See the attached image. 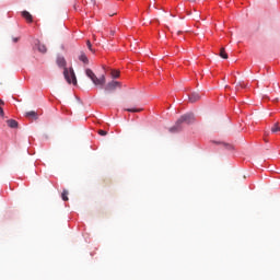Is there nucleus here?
<instances>
[{"label":"nucleus","mask_w":280,"mask_h":280,"mask_svg":"<svg viewBox=\"0 0 280 280\" xmlns=\"http://www.w3.org/2000/svg\"><path fill=\"white\" fill-rule=\"evenodd\" d=\"M196 121V117L192 113L183 115L175 125L170 129V132H180L183 130V124H194Z\"/></svg>","instance_id":"nucleus-1"},{"label":"nucleus","mask_w":280,"mask_h":280,"mask_svg":"<svg viewBox=\"0 0 280 280\" xmlns=\"http://www.w3.org/2000/svg\"><path fill=\"white\" fill-rule=\"evenodd\" d=\"M85 75H88L91 81L93 82L94 86H100L101 89L104 88V84H106V75H101L97 78L95 72L91 69H85Z\"/></svg>","instance_id":"nucleus-2"},{"label":"nucleus","mask_w":280,"mask_h":280,"mask_svg":"<svg viewBox=\"0 0 280 280\" xmlns=\"http://www.w3.org/2000/svg\"><path fill=\"white\" fill-rule=\"evenodd\" d=\"M65 79L67 80L68 84H78V79H75V72L73 69L68 70L67 68L63 70Z\"/></svg>","instance_id":"nucleus-3"},{"label":"nucleus","mask_w":280,"mask_h":280,"mask_svg":"<svg viewBox=\"0 0 280 280\" xmlns=\"http://www.w3.org/2000/svg\"><path fill=\"white\" fill-rule=\"evenodd\" d=\"M121 89V83L119 81H110L105 85V91L107 93H113V91H116V89Z\"/></svg>","instance_id":"nucleus-4"},{"label":"nucleus","mask_w":280,"mask_h":280,"mask_svg":"<svg viewBox=\"0 0 280 280\" xmlns=\"http://www.w3.org/2000/svg\"><path fill=\"white\" fill-rule=\"evenodd\" d=\"M200 98H201V96H200V94L197 93V92H192V93L189 95V102H190L191 104H194V103L200 101Z\"/></svg>","instance_id":"nucleus-5"},{"label":"nucleus","mask_w":280,"mask_h":280,"mask_svg":"<svg viewBox=\"0 0 280 280\" xmlns=\"http://www.w3.org/2000/svg\"><path fill=\"white\" fill-rule=\"evenodd\" d=\"M22 16H23V19H25V21L27 23H33V21H34L33 16H32V13L28 12V11H23Z\"/></svg>","instance_id":"nucleus-6"},{"label":"nucleus","mask_w":280,"mask_h":280,"mask_svg":"<svg viewBox=\"0 0 280 280\" xmlns=\"http://www.w3.org/2000/svg\"><path fill=\"white\" fill-rule=\"evenodd\" d=\"M27 119H38V113H36L35 110H31V112H26L24 115Z\"/></svg>","instance_id":"nucleus-7"},{"label":"nucleus","mask_w":280,"mask_h":280,"mask_svg":"<svg viewBox=\"0 0 280 280\" xmlns=\"http://www.w3.org/2000/svg\"><path fill=\"white\" fill-rule=\"evenodd\" d=\"M79 60H80L83 65H89V57H86V54H84V51H81V52H80Z\"/></svg>","instance_id":"nucleus-8"},{"label":"nucleus","mask_w":280,"mask_h":280,"mask_svg":"<svg viewBox=\"0 0 280 280\" xmlns=\"http://www.w3.org/2000/svg\"><path fill=\"white\" fill-rule=\"evenodd\" d=\"M7 124H8L9 128H19V121H16L14 119L7 120Z\"/></svg>","instance_id":"nucleus-9"},{"label":"nucleus","mask_w":280,"mask_h":280,"mask_svg":"<svg viewBox=\"0 0 280 280\" xmlns=\"http://www.w3.org/2000/svg\"><path fill=\"white\" fill-rule=\"evenodd\" d=\"M36 47L38 49V51H40V54H47V46H45L44 44H36Z\"/></svg>","instance_id":"nucleus-10"},{"label":"nucleus","mask_w":280,"mask_h":280,"mask_svg":"<svg viewBox=\"0 0 280 280\" xmlns=\"http://www.w3.org/2000/svg\"><path fill=\"white\" fill-rule=\"evenodd\" d=\"M219 56L223 58V60L229 59V54H226V50L224 48H221Z\"/></svg>","instance_id":"nucleus-11"},{"label":"nucleus","mask_w":280,"mask_h":280,"mask_svg":"<svg viewBox=\"0 0 280 280\" xmlns=\"http://www.w3.org/2000/svg\"><path fill=\"white\" fill-rule=\"evenodd\" d=\"M57 65L58 67H65V65H67V61L65 60L63 57H59L57 58Z\"/></svg>","instance_id":"nucleus-12"},{"label":"nucleus","mask_w":280,"mask_h":280,"mask_svg":"<svg viewBox=\"0 0 280 280\" xmlns=\"http://www.w3.org/2000/svg\"><path fill=\"white\" fill-rule=\"evenodd\" d=\"M61 198L62 200L67 201L69 200V190L63 189L62 194H61Z\"/></svg>","instance_id":"nucleus-13"},{"label":"nucleus","mask_w":280,"mask_h":280,"mask_svg":"<svg viewBox=\"0 0 280 280\" xmlns=\"http://www.w3.org/2000/svg\"><path fill=\"white\" fill-rule=\"evenodd\" d=\"M271 132H280V125L279 122H276L272 127H271Z\"/></svg>","instance_id":"nucleus-14"},{"label":"nucleus","mask_w":280,"mask_h":280,"mask_svg":"<svg viewBox=\"0 0 280 280\" xmlns=\"http://www.w3.org/2000/svg\"><path fill=\"white\" fill-rule=\"evenodd\" d=\"M125 110H127V113H141L143 108H127Z\"/></svg>","instance_id":"nucleus-15"},{"label":"nucleus","mask_w":280,"mask_h":280,"mask_svg":"<svg viewBox=\"0 0 280 280\" xmlns=\"http://www.w3.org/2000/svg\"><path fill=\"white\" fill-rule=\"evenodd\" d=\"M119 70H112V72H110V75H112V78H114V79H117V78H119Z\"/></svg>","instance_id":"nucleus-16"},{"label":"nucleus","mask_w":280,"mask_h":280,"mask_svg":"<svg viewBox=\"0 0 280 280\" xmlns=\"http://www.w3.org/2000/svg\"><path fill=\"white\" fill-rule=\"evenodd\" d=\"M98 135L101 136V137H106L107 135H108V132H106L105 130H98Z\"/></svg>","instance_id":"nucleus-17"},{"label":"nucleus","mask_w":280,"mask_h":280,"mask_svg":"<svg viewBox=\"0 0 280 280\" xmlns=\"http://www.w3.org/2000/svg\"><path fill=\"white\" fill-rule=\"evenodd\" d=\"M86 46H88V49H90V51H95V50H93V46L91 45V40L86 42Z\"/></svg>","instance_id":"nucleus-18"},{"label":"nucleus","mask_w":280,"mask_h":280,"mask_svg":"<svg viewBox=\"0 0 280 280\" xmlns=\"http://www.w3.org/2000/svg\"><path fill=\"white\" fill-rule=\"evenodd\" d=\"M5 113L3 112V107H0V117H4Z\"/></svg>","instance_id":"nucleus-19"},{"label":"nucleus","mask_w":280,"mask_h":280,"mask_svg":"<svg viewBox=\"0 0 280 280\" xmlns=\"http://www.w3.org/2000/svg\"><path fill=\"white\" fill-rule=\"evenodd\" d=\"M1 106H5V102H3V100L0 98V107Z\"/></svg>","instance_id":"nucleus-20"},{"label":"nucleus","mask_w":280,"mask_h":280,"mask_svg":"<svg viewBox=\"0 0 280 280\" xmlns=\"http://www.w3.org/2000/svg\"><path fill=\"white\" fill-rule=\"evenodd\" d=\"M13 43H19V37H14Z\"/></svg>","instance_id":"nucleus-21"},{"label":"nucleus","mask_w":280,"mask_h":280,"mask_svg":"<svg viewBox=\"0 0 280 280\" xmlns=\"http://www.w3.org/2000/svg\"><path fill=\"white\" fill-rule=\"evenodd\" d=\"M237 86H241L242 89H244V85L242 84V83H238V85Z\"/></svg>","instance_id":"nucleus-22"},{"label":"nucleus","mask_w":280,"mask_h":280,"mask_svg":"<svg viewBox=\"0 0 280 280\" xmlns=\"http://www.w3.org/2000/svg\"><path fill=\"white\" fill-rule=\"evenodd\" d=\"M177 34H182V32L179 31V32H177Z\"/></svg>","instance_id":"nucleus-23"},{"label":"nucleus","mask_w":280,"mask_h":280,"mask_svg":"<svg viewBox=\"0 0 280 280\" xmlns=\"http://www.w3.org/2000/svg\"><path fill=\"white\" fill-rule=\"evenodd\" d=\"M229 149H231V145H228Z\"/></svg>","instance_id":"nucleus-24"}]
</instances>
